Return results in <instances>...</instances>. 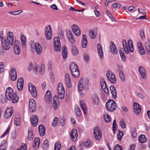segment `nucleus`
<instances>
[{"label": "nucleus", "instance_id": "57", "mask_svg": "<svg viewBox=\"0 0 150 150\" xmlns=\"http://www.w3.org/2000/svg\"><path fill=\"white\" fill-rule=\"evenodd\" d=\"M120 123L122 128L124 129L126 128V125L123 120H122L120 121Z\"/></svg>", "mask_w": 150, "mask_h": 150}, {"label": "nucleus", "instance_id": "25", "mask_svg": "<svg viewBox=\"0 0 150 150\" xmlns=\"http://www.w3.org/2000/svg\"><path fill=\"white\" fill-rule=\"evenodd\" d=\"M65 80L67 87L70 88L71 86V83L69 74L67 73L65 75Z\"/></svg>", "mask_w": 150, "mask_h": 150}, {"label": "nucleus", "instance_id": "31", "mask_svg": "<svg viewBox=\"0 0 150 150\" xmlns=\"http://www.w3.org/2000/svg\"><path fill=\"white\" fill-rule=\"evenodd\" d=\"M7 145L6 140H4L1 143L0 145V150H7Z\"/></svg>", "mask_w": 150, "mask_h": 150}, {"label": "nucleus", "instance_id": "20", "mask_svg": "<svg viewBox=\"0 0 150 150\" xmlns=\"http://www.w3.org/2000/svg\"><path fill=\"white\" fill-rule=\"evenodd\" d=\"M34 46L37 54H40L41 53L42 51V48L41 45L38 42H35L34 44Z\"/></svg>", "mask_w": 150, "mask_h": 150}, {"label": "nucleus", "instance_id": "19", "mask_svg": "<svg viewBox=\"0 0 150 150\" xmlns=\"http://www.w3.org/2000/svg\"><path fill=\"white\" fill-rule=\"evenodd\" d=\"M85 88V85L83 81V79L81 78L78 83V88L79 91L80 92H82Z\"/></svg>", "mask_w": 150, "mask_h": 150}, {"label": "nucleus", "instance_id": "22", "mask_svg": "<svg viewBox=\"0 0 150 150\" xmlns=\"http://www.w3.org/2000/svg\"><path fill=\"white\" fill-rule=\"evenodd\" d=\"M30 120L32 125L35 127L37 125L38 118L36 115H33L30 117Z\"/></svg>", "mask_w": 150, "mask_h": 150}, {"label": "nucleus", "instance_id": "23", "mask_svg": "<svg viewBox=\"0 0 150 150\" xmlns=\"http://www.w3.org/2000/svg\"><path fill=\"white\" fill-rule=\"evenodd\" d=\"M139 71L142 78L146 79V72L144 68L141 66H139Z\"/></svg>", "mask_w": 150, "mask_h": 150}, {"label": "nucleus", "instance_id": "54", "mask_svg": "<svg viewBox=\"0 0 150 150\" xmlns=\"http://www.w3.org/2000/svg\"><path fill=\"white\" fill-rule=\"evenodd\" d=\"M9 129H10V127H8L7 128L6 131L4 133H3L2 134V135L1 136V138H3L4 137L6 136V135H7V134H8L9 133Z\"/></svg>", "mask_w": 150, "mask_h": 150}, {"label": "nucleus", "instance_id": "46", "mask_svg": "<svg viewBox=\"0 0 150 150\" xmlns=\"http://www.w3.org/2000/svg\"><path fill=\"white\" fill-rule=\"evenodd\" d=\"M131 134L132 137L135 138L137 137V134L136 130L134 129L131 130Z\"/></svg>", "mask_w": 150, "mask_h": 150}, {"label": "nucleus", "instance_id": "41", "mask_svg": "<svg viewBox=\"0 0 150 150\" xmlns=\"http://www.w3.org/2000/svg\"><path fill=\"white\" fill-rule=\"evenodd\" d=\"M33 137L32 130L31 129H29L28 130V139L30 140L33 139Z\"/></svg>", "mask_w": 150, "mask_h": 150}, {"label": "nucleus", "instance_id": "26", "mask_svg": "<svg viewBox=\"0 0 150 150\" xmlns=\"http://www.w3.org/2000/svg\"><path fill=\"white\" fill-rule=\"evenodd\" d=\"M110 49L111 52L114 55L117 54V51L115 45L112 42H110Z\"/></svg>", "mask_w": 150, "mask_h": 150}, {"label": "nucleus", "instance_id": "13", "mask_svg": "<svg viewBox=\"0 0 150 150\" xmlns=\"http://www.w3.org/2000/svg\"><path fill=\"white\" fill-rule=\"evenodd\" d=\"M29 108L31 112H34L36 111L35 102L33 99H31L29 100Z\"/></svg>", "mask_w": 150, "mask_h": 150}, {"label": "nucleus", "instance_id": "24", "mask_svg": "<svg viewBox=\"0 0 150 150\" xmlns=\"http://www.w3.org/2000/svg\"><path fill=\"white\" fill-rule=\"evenodd\" d=\"M88 43L87 36L85 34H82V37L81 40L82 47L83 48H86Z\"/></svg>", "mask_w": 150, "mask_h": 150}, {"label": "nucleus", "instance_id": "37", "mask_svg": "<svg viewBox=\"0 0 150 150\" xmlns=\"http://www.w3.org/2000/svg\"><path fill=\"white\" fill-rule=\"evenodd\" d=\"M146 139L145 135H141L139 137V141L140 143H144L146 141Z\"/></svg>", "mask_w": 150, "mask_h": 150}, {"label": "nucleus", "instance_id": "55", "mask_svg": "<svg viewBox=\"0 0 150 150\" xmlns=\"http://www.w3.org/2000/svg\"><path fill=\"white\" fill-rule=\"evenodd\" d=\"M123 136V133L122 131H119L118 135V138L119 140H121Z\"/></svg>", "mask_w": 150, "mask_h": 150}, {"label": "nucleus", "instance_id": "18", "mask_svg": "<svg viewBox=\"0 0 150 150\" xmlns=\"http://www.w3.org/2000/svg\"><path fill=\"white\" fill-rule=\"evenodd\" d=\"M10 75V78L12 81L16 80L17 75L16 71L15 68H13L11 69Z\"/></svg>", "mask_w": 150, "mask_h": 150}, {"label": "nucleus", "instance_id": "33", "mask_svg": "<svg viewBox=\"0 0 150 150\" xmlns=\"http://www.w3.org/2000/svg\"><path fill=\"white\" fill-rule=\"evenodd\" d=\"M62 55L63 59H65L67 57V47L65 46H64L62 47Z\"/></svg>", "mask_w": 150, "mask_h": 150}, {"label": "nucleus", "instance_id": "30", "mask_svg": "<svg viewBox=\"0 0 150 150\" xmlns=\"http://www.w3.org/2000/svg\"><path fill=\"white\" fill-rule=\"evenodd\" d=\"M110 89L113 98H117V92L115 88L113 86H111L110 87Z\"/></svg>", "mask_w": 150, "mask_h": 150}, {"label": "nucleus", "instance_id": "43", "mask_svg": "<svg viewBox=\"0 0 150 150\" xmlns=\"http://www.w3.org/2000/svg\"><path fill=\"white\" fill-rule=\"evenodd\" d=\"M100 85L102 89L105 88L107 87L106 83L104 79H101L100 81Z\"/></svg>", "mask_w": 150, "mask_h": 150}, {"label": "nucleus", "instance_id": "44", "mask_svg": "<svg viewBox=\"0 0 150 150\" xmlns=\"http://www.w3.org/2000/svg\"><path fill=\"white\" fill-rule=\"evenodd\" d=\"M26 37L23 35H21V40L22 44L25 45V44Z\"/></svg>", "mask_w": 150, "mask_h": 150}, {"label": "nucleus", "instance_id": "50", "mask_svg": "<svg viewBox=\"0 0 150 150\" xmlns=\"http://www.w3.org/2000/svg\"><path fill=\"white\" fill-rule=\"evenodd\" d=\"M136 94L137 97L141 99H144L145 98V96L140 92L137 93Z\"/></svg>", "mask_w": 150, "mask_h": 150}, {"label": "nucleus", "instance_id": "51", "mask_svg": "<svg viewBox=\"0 0 150 150\" xmlns=\"http://www.w3.org/2000/svg\"><path fill=\"white\" fill-rule=\"evenodd\" d=\"M23 84H21L17 83V87L18 90L19 91L22 90L23 88Z\"/></svg>", "mask_w": 150, "mask_h": 150}, {"label": "nucleus", "instance_id": "11", "mask_svg": "<svg viewBox=\"0 0 150 150\" xmlns=\"http://www.w3.org/2000/svg\"><path fill=\"white\" fill-rule=\"evenodd\" d=\"M20 43L18 40H15L13 46L14 52L16 54L18 55L21 52Z\"/></svg>", "mask_w": 150, "mask_h": 150}, {"label": "nucleus", "instance_id": "1", "mask_svg": "<svg viewBox=\"0 0 150 150\" xmlns=\"http://www.w3.org/2000/svg\"><path fill=\"white\" fill-rule=\"evenodd\" d=\"M0 41L2 47L4 50H9L14 43V35L13 32L8 31L6 34V39L4 36L3 31L0 32Z\"/></svg>", "mask_w": 150, "mask_h": 150}, {"label": "nucleus", "instance_id": "9", "mask_svg": "<svg viewBox=\"0 0 150 150\" xmlns=\"http://www.w3.org/2000/svg\"><path fill=\"white\" fill-rule=\"evenodd\" d=\"M45 35L48 40L51 39L52 35V30L50 25H47L45 28Z\"/></svg>", "mask_w": 150, "mask_h": 150}, {"label": "nucleus", "instance_id": "60", "mask_svg": "<svg viewBox=\"0 0 150 150\" xmlns=\"http://www.w3.org/2000/svg\"><path fill=\"white\" fill-rule=\"evenodd\" d=\"M68 38L71 43L73 44L74 43L75 41L73 35L68 37Z\"/></svg>", "mask_w": 150, "mask_h": 150}, {"label": "nucleus", "instance_id": "21", "mask_svg": "<svg viewBox=\"0 0 150 150\" xmlns=\"http://www.w3.org/2000/svg\"><path fill=\"white\" fill-rule=\"evenodd\" d=\"M70 137L71 139L74 142L76 141L77 137L78 134L76 130L75 129H72L70 133Z\"/></svg>", "mask_w": 150, "mask_h": 150}, {"label": "nucleus", "instance_id": "62", "mask_svg": "<svg viewBox=\"0 0 150 150\" xmlns=\"http://www.w3.org/2000/svg\"><path fill=\"white\" fill-rule=\"evenodd\" d=\"M90 143L91 142L89 140H87L84 144V145L86 147H88L90 145Z\"/></svg>", "mask_w": 150, "mask_h": 150}, {"label": "nucleus", "instance_id": "64", "mask_svg": "<svg viewBox=\"0 0 150 150\" xmlns=\"http://www.w3.org/2000/svg\"><path fill=\"white\" fill-rule=\"evenodd\" d=\"M17 150H27V148L25 144L21 146V147Z\"/></svg>", "mask_w": 150, "mask_h": 150}, {"label": "nucleus", "instance_id": "45", "mask_svg": "<svg viewBox=\"0 0 150 150\" xmlns=\"http://www.w3.org/2000/svg\"><path fill=\"white\" fill-rule=\"evenodd\" d=\"M117 71L119 73L123 71V67L122 66L119 64L117 65Z\"/></svg>", "mask_w": 150, "mask_h": 150}, {"label": "nucleus", "instance_id": "52", "mask_svg": "<svg viewBox=\"0 0 150 150\" xmlns=\"http://www.w3.org/2000/svg\"><path fill=\"white\" fill-rule=\"evenodd\" d=\"M4 71V65L2 62H0V74L3 73Z\"/></svg>", "mask_w": 150, "mask_h": 150}, {"label": "nucleus", "instance_id": "17", "mask_svg": "<svg viewBox=\"0 0 150 150\" xmlns=\"http://www.w3.org/2000/svg\"><path fill=\"white\" fill-rule=\"evenodd\" d=\"M71 28L73 33L76 36H79L81 34V30L77 25H73L71 26Z\"/></svg>", "mask_w": 150, "mask_h": 150}, {"label": "nucleus", "instance_id": "34", "mask_svg": "<svg viewBox=\"0 0 150 150\" xmlns=\"http://www.w3.org/2000/svg\"><path fill=\"white\" fill-rule=\"evenodd\" d=\"M80 103L81 108L83 110L84 114H86L87 113V108L85 102L81 100L80 101Z\"/></svg>", "mask_w": 150, "mask_h": 150}, {"label": "nucleus", "instance_id": "14", "mask_svg": "<svg viewBox=\"0 0 150 150\" xmlns=\"http://www.w3.org/2000/svg\"><path fill=\"white\" fill-rule=\"evenodd\" d=\"M13 112V109L12 107H8L5 111L4 116L5 118H10L12 116Z\"/></svg>", "mask_w": 150, "mask_h": 150}, {"label": "nucleus", "instance_id": "48", "mask_svg": "<svg viewBox=\"0 0 150 150\" xmlns=\"http://www.w3.org/2000/svg\"><path fill=\"white\" fill-rule=\"evenodd\" d=\"M139 34L141 39L142 40H144L145 39V35L144 31L142 29L140 30Z\"/></svg>", "mask_w": 150, "mask_h": 150}, {"label": "nucleus", "instance_id": "47", "mask_svg": "<svg viewBox=\"0 0 150 150\" xmlns=\"http://www.w3.org/2000/svg\"><path fill=\"white\" fill-rule=\"evenodd\" d=\"M58 120V118L57 117H56L52 122V125L54 127L56 126Z\"/></svg>", "mask_w": 150, "mask_h": 150}, {"label": "nucleus", "instance_id": "59", "mask_svg": "<svg viewBox=\"0 0 150 150\" xmlns=\"http://www.w3.org/2000/svg\"><path fill=\"white\" fill-rule=\"evenodd\" d=\"M53 101L54 104L58 103V100L57 97L56 95H54L53 97Z\"/></svg>", "mask_w": 150, "mask_h": 150}, {"label": "nucleus", "instance_id": "39", "mask_svg": "<svg viewBox=\"0 0 150 150\" xmlns=\"http://www.w3.org/2000/svg\"><path fill=\"white\" fill-rule=\"evenodd\" d=\"M88 33L89 36L91 39H94L96 38V34L95 33L94 30H89Z\"/></svg>", "mask_w": 150, "mask_h": 150}, {"label": "nucleus", "instance_id": "16", "mask_svg": "<svg viewBox=\"0 0 150 150\" xmlns=\"http://www.w3.org/2000/svg\"><path fill=\"white\" fill-rule=\"evenodd\" d=\"M45 102L47 103H50L52 101V96L51 92L49 90H47L45 93L44 97Z\"/></svg>", "mask_w": 150, "mask_h": 150}, {"label": "nucleus", "instance_id": "53", "mask_svg": "<svg viewBox=\"0 0 150 150\" xmlns=\"http://www.w3.org/2000/svg\"><path fill=\"white\" fill-rule=\"evenodd\" d=\"M146 50L147 53L150 54V46L147 43L145 44Z\"/></svg>", "mask_w": 150, "mask_h": 150}, {"label": "nucleus", "instance_id": "27", "mask_svg": "<svg viewBox=\"0 0 150 150\" xmlns=\"http://www.w3.org/2000/svg\"><path fill=\"white\" fill-rule=\"evenodd\" d=\"M97 49L98 54L100 58H102L103 57V53L102 50V48L101 45L98 43L97 45Z\"/></svg>", "mask_w": 150, "mask_h": 150}, {"label": "nucleus", "instance_id": "58", "mask_svg": "<svg viewBox=\"0 0 150 150\" xmlns=\"http://www.w3.org/2000/svg\"><path fill=\"white\" fill-rule=\"evenodd\" d=\"M60 147L61 146L59 143H56L54 146V150H59Z\"/></svg>", "mask_w": 150, "mask_h": 150}, {"label": "nucleus", "instance_id": "28", "mask_svg": "<svg viewBox=\"0 0 150 150\" xmlns=\"http://www.w3.org/2000/svg\"><path fill=\"white\" fill-rule=\"evenodd\" d=\"M40 139L38 137H36L34 139V143L33 144V147L34 149H38L39 146L40 144Z\"/></svg>", "mask_w": 150, "mask_h": 150}, {"label": "nucleus", "instance_id": "10", "mask_svg": "<svg viewBox=\"0 0 150 150\" xmlns=\"http://www.w3.org/2000/svg\"><path fill=\"white\" fill-rule=\"evenodd\" d=\"M54 48L56 51H59L61 49L60 39L58 37H55L54 39Z\"/></svg>", "mask_w": 150, "mask_h": 150}, {"label": "nucleus", "instance_id": "7", "mask_svg": "<svg viewBox=\"0 0 150 150\" xmlns=\"http://www.w3.org/2000/svg\"><path fill=\"white\" fill-rule=\"evenodd\" d=\"M57 94L58 97L60 99H62L64 97L65 91L62 83H59L57 88Z\"/></svg>", "mask_w": 150, "mask_h": 150}, {"label": "nucleus", "instance_id": "8", "mask_svg": "<svg viewBox=\"0 0 150 150\" xmlns=\"http://www.w3.org/2000/svg\"><path fill=\"white\" fill-rule=\"evenodd\" d=\"M93 135L94 137L96 140H99L101 138V132L98 127H96L94 128Z\"/></svg>", "mask_w": 150, "mask_h": 150}, {"label": "nucleus", "instance_id": "5", "mask_svg": "<svg viewBox=\"0 0 150 150\" xmlns=\"http://www.w3.org/2000/svg\"><path fill=\"white\" fill-rule=\"evenodd\" d=\"M107 110L110 112L114 111L117 108V105L115 102L112 99L108 100L106 103Z\"/></svg>", "mask_w": 150, "mask_h": 150}, {"label": "nucleus", "instance_id": "6", "mask_svg": "<svg viewBox=\"0 0 150 150\" xmlns=\"http://www.w3.org/2000/svg\"><path fill=\"white\" fill-rule=\"evenodd\" d=\"M106 75L108 80L112 83H115L116 82L117 79L114 74L111 71L108 70L106 71Z\"/></svg>", "mask_w": 150, "mask_h": 150}, {"label": "nucleus", "instance_id": "42", "mask_svg": "<svg viewBox=\"0 0 150 150\" xmlns=\"http://www.w3.org/2000/svg\"><path fill=\"white\" fill-rule=\"evenodd\" d=\"M119 77L122 82H124L125 81V75L123 72L119 73Z\"/></svg>", "mask_w": 150, "mask_h": 150}, {"label": "nucleus", "instance_id": "38", "mask_svg": "<svg viewBox=\"0 0 150 150\" xmlns=\"http://www.w3.org/2000/svg\"><path fill=\"white\" fill-rule=\"evenodd\" d=\"M71 50L72 53L74 56L76 55L79 53L78 49L74 45H72Z\"/></svg>", "mask_w": 150, "mask_h": 150}, {"label": "nucleus", "instance_id": "3", "mask_svg": "<svg viewBox=\"0 0 150 150\" xmlns=\"http://www.w3.org/2000/svg\"><path fill=\"white\" fill-rule=\"evenodd\" d=\"M122 42L124 50L126 54H128L129 52H133L134 47L131 40H129L127 43L126 40L123 39Z\"/></svg>", "mask_w": 150, "mask_h": 150}, {"label": "nucleus", "instance_id": "35", "mask_svg": "<svg viewBox=\"0 0 150 150\" xmlns=\"http://www.w3.org/2000/svg\"><path fill=\"white\" fill-rule=\"evenodd\" d=\"M20 119L18 116L15 117L14 119V122L15 125L17 126L20 125Z\"/></svg>", "mask_w": 150, "mask_h": 150}, {"label": "nucleus", "instance_id": "12", "mask_svg": "<svg viewBox=\"0 0 150 150\" xmlns=\"http://www.w3.org/2000/svg\"><path fill=\"white\" fill-rule=\"evenodd\" d=\"M28 89L31 94L33 97L37 96V92L35 87L32 83H30L28 85Z\"/></svg>", "mask_w": 150, "mask_h": 150}, {"label": "nucleus", "instance_id": "32", "mask_svg": "<svg viewBox=\"0 0 150 150\" xmlns=\"http://www.w3.org/2000/svg\"><path fill=\"white\" fill-rule=\"evenodd\" d=\"M38 129L40 135L41 136H43L45 132V128L44 125H40L38 127Z\"/></svg>", "mask_w": 150, "mask_h": 150}, {"label": "nucleus", "instance_id": "61", "mask_svg": "<svg viewBox=\"0 0 150 150\" xmlns=\"http://www.w3.org/2000/svg\"><path fill=\"white\" fill-rule=\"evenodd\" d=\"M34 66L33 65V63L32 62H30L29 63V65L28 67V70L29 71H31L33 69Z\"/></svg>", "mask_w": 150, "mask_h": 150}, {"label": "nucleus", "instance_id": "56", "mask_svg": "<svg viewBox=\"0 0 150 150\" xmlns=\"http://www.w3.org/2000/svg\"><path fill=\"white\" fill-rule=\"evenodd\" d=\"M114 150H122V147L119 144L116 145L114 149Z\"/></svg>", "mask_w": 150, "mask_h": 150}, {"label": "nucleus", "instance_id": "2", "mask_svg": "<svg viewBox=\"0 0 150 150\" xmlns=\"http://www.w3.org/2000/svg\"><path fill=\"white\" fill-rule=\"evenodd\" d=\"M5 95L6 99L8 100H11L13 103H16L18 101V97L16 93L13 92V90L11 87L7 88Z\"/></svg>", "mask_w": 150, "mask_h": 150}, {"label": "nucleus", "instance_id": "49", "mask_svg": "<svg viewBox=\"0 0 150 150\" xmlns=\"http://www.w3.org/2000/svg\"><path fill=\"white\" fill-rule=\"evenodd\" d=\"M75 111L76 115L78 117H79L81 114V111L79 107L77 106L76 107Z\"/></svg>", "mask_w": 150, "mask_h": 150}, {"label": "nucleus", "instance_id": "4", "mask_svg": "<svg viewBox=\"0 0 150 150\" xmlns=\"http://www.w3.org/2000/svg\"><path fill=\"white\" fill-rule=\"evenodd\" d=\"M70 69L74 77L78 78L80 75V71L78 66L74 62L70 64Z\"/></svg>", "mask_w": 150, "mask_h": 150}, {"label": "nucleus", "instance_id": "40", "mask_svg": "<svg viewBox=\"0 0 150 150\" xmlns=\"http://www.w3.org/2000/svg\"><path fill=\"white\" fill-rule=\"evenodd\" d=\"M49 142L48 140L47 139H45L43 142L42 147L45 150H46L49 147Z\"/></svg>", "mask_w": 150, "mask_h": 150}, {"label": "nucleus", "instance_id": "29", "mask_svg": "<svg viewBox=\"0 0 150 150\" xmlns=\"http://www.w3.org/2000/svg\"><path fill=\"white\" fill-rule=\"evenodd\" d=\"M93 103L95 105H97L99 103V98L98 95L96 94H94L92 96Z\"/></svg>", "mask_w": 150, "mask_h": 150}, {"label": "nucleus", "instance_id": "15", "mask_svg": "<svg viewBox=\"0 0 150 150\" xmlns=\"http://www.w3.org/2000/svg\"><path fill=\"white\" fill-rule=\"evenodd\" d=\"M133 110L134 113L138 115L141 112V107L137 102H134L133 103Z\"/></svg>", "mask_w": 150, "mask_h": 150}, {"label": "nucleus", "instance_id": "36", "mask_svg": "<svg viewBox=\"0 0 150 150\" xmlns=\"http://www.w3.org/2000/svg\"><path fill=\"white\" fill-rule=\"evenodd\" d=\"M104 119L105 121L107 123L109 122L111 120L110 116L107 113H105L104 115Z\"/></svg>", "mask_w": 150, "mask_h": 150}, {"label": "nucleus", "instance_id": "63", "mask_svg": "<svg viewBox=\"0 0 150 150\" xmlns=\"http://www.w3.org/2000/svg\"><path fill=\"white\" fill-rule=\"evenodd\" d=\"M139 53L141 55H143L145 53V52L144 49V48L142 49H141L139 50Z\"/></svg>", "mask_w": 150, "mask_h": 150}]
</instances>
